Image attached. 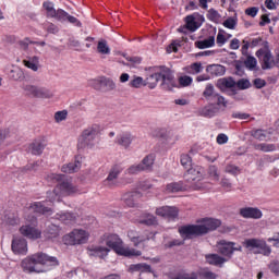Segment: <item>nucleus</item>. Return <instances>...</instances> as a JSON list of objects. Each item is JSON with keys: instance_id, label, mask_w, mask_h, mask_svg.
<instances>
[{"instance_id": "nucleus-1", "label": "nucleus", "mask_w": 279, "mask_h": 279, "mask_svg": "<svg viewBox=\"0 0 279 279\" xmlns=\"http://www.w3.org/2000/svg\"><path fill=\"white\" fill-rule=\"evenodd\" d=\"M59 265L58 257L46 253H35L22 260V269L25 274H45Z\"/></svg>"}, {"instance_id": "nucleus-2", "label": "nucleus", "mask_w": 279, "mask_h": 279, "mask_svg": "<svg viewBox=\"0 0 279 279\" xmlns=\"http://www.w3.org/2000/svg\"><path fill=\"white\" fill-rule=\"evenodd\" d=\"M201 225H186L179 228V234L183 239H191L192 236H204L208 232H213L221 226V220L215 218H203L198 221Z\"/></svg>"}, {"instance_id": "nucleus-3", "label": "nucleus", "mask_w": 279, "mask_h": 279, "mask_svg": "<svg viewBox=\"0 0 279 279\" xmlns=\"http://www.w3.org/2000/svg\"><path fill=\"white\" fill-rule=\"evenodd\" d=\"M148 72L147 77L144 80L145 86H148L150 90L153 88H156L158 86V82L162 80V84H166L167 86H175V80L173 77V72L165 65H156V66H149L146 69Z\"/></svg>"}, {"instance_id": "nucleus-4", "label": "nucleus", "mask_w": 279, "mask_h": 279, "mask_svg": "<svg viewBox=\"0 0 279 279\" xmlns=\"http://www.w3.org/2000/svg\"><path fill=\"white\" fill-rule=\"evenodd\" d=\"M46 180L48 182H58L54 190L49 192L52 198H56L58 202H60V197H68L77 193V187L64 174L50 173L46 177Z\"/></svg>"}, {"instance_id": "nucleus-5", "label": "nucleus", "mask_w": 279, "mask_h": 279, "mask_svg": "<svg viewBox=\"0 0 279 279\" xmlns=\"http://www.w3.org/2000/svg\"><path fill=\"white\" fill-rule=\"evenodd\" d=\"M102 239L107 245V247H110L118 256H125L126 258H132V256H142L143 252L136 250V248H130L123 246V240L120 239L118 234L110 233V234H104Z\"/></svg>"}, {"instance_id": "nucleus-6", "label": "nucleus", "mask_w": 279, "mask_h": 279, "mask_svg": "<svg viewBox=\"0 0 279 279\" xmlns=\"http://www.w3.org/2000/svg\"><path fill=\"white\" fill-rule=\"evenodd\" d=\"M243 247L252 252V254H263V256H269L271 254V247L267 245V242L263 239H246L242 242Z\"/></svg>"}, {"instance_id": "nucleus-7", "label": "nucleus", "mask_w": 279, "mask_h": 279, "mask_svg": "<svg viewBox=\"0 0 279 279\" xmlns=\"http://www.w3.org/2000/svg\"><path fill=\"white\" fill-rule=\"evenodd\" d=\"M203 97L211 106L216 105L219 106V108H228V100H226L219 93L215 92V85L210 83L206 85L203 92Z\"/></svg>"}, {"instance_id": "nucleus-8", "label": "nucleus", "mask_w": 279, "mask_h": 279, "mask_svg": "<svg viewBox=\"0 0 279 279\" xmlns=\"http://www.w3.org/2000/svg\"><path fill=\"white\" fill-rule=\"evenodd\" d=\"M128 238L130 239L131 243H133L134 247H142V250H145L147 247V243L156 239V234L151 232L141 233L136 230H129Z\"/></svg>"}, {"instance_id": "nucleus-9", "label": "nucleus", "mask_w": 279, "mask_h": 279, "mask_svg": "<svg viewBox=\"0 0 279 279\" xmlns=\"http://www.w3.org/2000/svg\"><path fill=\"white\" fill-rule=\"evenodd\" d=\"M20 234L31 241H37V239H40L43 236V231L38 229V219L33 217L31 222H26L20 228Z\"/></svg>"}, {"instance_id": "nucleus-10", "label": "nucleus", "mask_w": 279, "mask_h": 279, "mask_svg": "<svg viewBox=\"0 0 279 279\" xmlns=\"http://www.w3.org/2000/svg\"><path fill=\"white\" fill-rule=\"evenodd\" d=\"M47 198L48 201L32 203L28 210H32L37 215H51V213H53V203L56 202V198H53L49 192L47 193Z\"/></svg>"}, {"instance_id": "nucleus-11", "label": "nucleus", "mask_w": 279, "mask_h": 279, "mask_svg": "<svg viewBox=\"0 0 279 279\" xmlns=\"http://www.w3.org/2000/svg\"><path fill=\"white\" fill-rule=\"evenodd\" d=\"M218 252L221 256L227 258V260H230V258L234 256V252H243V246L236 242L220 240L218 242Z\"/></svg>"}, {"instance_id": "nucleus-12", "label": "nucleus", "mask_w": 279, "mask_h": 279, "mask_svg": "<svg viewBox=\"0 0 279 279\" xmlns=\"http://www.w3.org/2000/svg\"><path fill=\"white\" fill-rule=\"evenodd\" d=\"M88 232L82 229H74L69 234L64 235L63 241L65 245H82L88 241Z\"/></svg>"}, {"instance_id": "nucleus-13", "label": "nucleus", "mask_w": 279, "mask_h": 279, "mask_svg": "<svg viewBox=\"0 0 279 279\" xmlns=\"http://www.w3.org/2000/svg\"><path fill=\"white\" fill-rule=\"evenodd\" d=\"M43 8L46 10L48 19H56V21H60V23H65L69 16L66 11L62 9L56 10V8H53V3L50 1L44 2Z\"/></svg>"}, {"instance_id": "nucleus-14", "label": "nucleus", "mask_w": 279, "mask_h": 279, "mask_svg": "<svg viewBox=\"0 0 279 279\" xmlns=\"http://www.w3.org/2000/svg\"><path fill=\"white\" fill-rule=\"evenodd\" d=\"M99 134H101V125L92 124L82 132L80 142L84 145H93V141H95Z\"/></svg>"}, {"instance_id": "nucleus-15", "label": "nucleus", "mask_w": 279, "mask_h": 279, "mask_svg": "<svg viewBox=\"0 0 279 279\" xmlns=\"http://www.w3.org/2000/svg\"><path fill=\"white\" fill-rule=\"evenodd\" d=\"M262 62V69L263 71H267L269 69H274L276 66V60H274V56L271 54V51L267 48H260L255 53Z\"/></svg>"}, {"instance_id": "nucleus-16", "label": "nucleus", "mask_w": 279, "mask_h": 279, "mask_svg": "<svg viewBox=\"0 0 279 279\" xmlns=\"http://www.w3.org/2000/svg\"><path fill=\"white\" fill-rule=\"evenodd\" d=\"M23 89L25 90L26 95H29L31 97H37L39 99H51V97H53V94L45 87L24 85Z\"/></svg>"}, {"instance_id": "nucleus-17", "label": "nucleus", "mask_w": 279, "mask_h": 279, "mask_svg": "<svg viewBox=\"0 0 279 279\" xmlns=\"http://www.w3.org/2000/svg\"><path fill=\"white\" fill-rule=\"evenodd\" d=\"M155 213L157 217H162L169 221H174V219H178L180 210L175 206H161L158 207Z\"/></svg>"}, {"instance_id": "nucleus-18", "label": "nucleus", "mask_w": 279, "mask_h": 279, "mask_svg": "<svg viewBox=\"0 0 279 279\" xmlns=\"http://www.w3.org/2000/svg\"><path fill=\"white\" fill-rule=\"evenodd\" d=\"M122 171H123V168H121V166L119 165L113 166L109 171L108 177L104 181L105 186H109V189H112V186L117 184V180Z\"/></svg>"}, {"instance_id": "nucleus-19", "label": "nucleus", "mask_w": 279, "mask_h": 279, "mask_svg": "<svg viewBox=\"0 0 279 279\" xmlns=\"http://www.w3.org/2000/svg\"><path fill=\"white\" fill-rule=\"evenodd\" d=\"M11 250L15 254L25 256V254H27V240L23 238H14L12 240Z\"/></svg>"}, {"instance_id": "nucleus-20", "label": "nucleus", "mask_w": 279, "mask_h": 279, "mask_svg": "<svg viewBox=\"0 0 279 279\" xmlns=\"http://www.w3.org/2000/svg\"><path fill=\"white\" fill-rule=\"evenodd\" d=\"M240 215L244 219H263V211L257 207H243L240 209Z\"/></svg>"}, {"instance_id": "nucleus-21", "label": "nucleus", "mask_w": 279, "mask_h": 279, "mask_svg": "<svg viewBox=\"0 0 279 279\" xmlns=\"http://www.w3.org/2000/svg\"><path fill=\"white\" fill-rule=\"evenodd\" d=\"M205 260L207 265H213L214 267H220V268L223 267L226 263H228V258L215 253L206 254Z\"/></svg>"}, {"instance_id": "nucleus-22", "label": "nucleus", "mask_w": 279, "mask_h": 279, "mask_svg": "<svg viewBox=\"0 0 279 279\" xmlns=\"http://www.w3.org/2000/svg\"><path fill=\"white\" fill-rule=\"evenodd\" d=\"M88 256H94L104 259L108 256L110 250L106 246L90 245L87 247Z\"/></svg>"}, {"instance_id": "nucleus-23", "label": "nucleus", "mask_w": 279, "mask_h": 279, "mask_svg": "<svg viewBox=\"0 0 279 279\" xmlns=\"http://www.w3.org/2000/svg\"><path fill=\"white\" fill-rule=\"evenodd\" d=\"M82 157L76 156L74 162H70L68 165H63L61 168L62 173H76L82 168Z\"/></svg>"}, {"instance_id": "nucleus-24", "label": "nucleus", "mask_w": 279, "mask_h": 279, "mask_svg": "<svg viewBox=\"0 0 279 279\" xmlns=\"http://www.w3.org/2000/svg\"><path fill=\"white\" fill-rule=\"evenodd\" d=\"M45 140H35L33 143L28 146V151L33 154V156H40L43 151H45Z\"/></svg>"}, {"instance_id": "nucleus-25", "label": "nucleus", "mask_w": 279, "mask_h": 279, "mask_svg": "<svg viewBox=\"0 0 279 279\" xmlns=\"http://www.w3.org/2000/svg\"><path fill=\"white\" fill-rule=\"evenodd\" d=\"M187 182H199L202 180V168H190L184 174Z\"/></svg>"}, {"instance_id": "nucleus-26", "label": "nucleus", "mask_w": 279, "mask_h": 279, "mask_svg": "<svg viewBox=\"0 0 279 279\" xmlns=\"http://www.w3.org/2000/svg\"><path fill=\"white\" fill-rule=\"evenodd\" d=\"M206 71L209 73L210 77H221L222 75H226V66L221 64L208 65Z\"/></svg>"}, {"instance_id": "nucleus-27", "label": "nucleus", "mask_w": 279, "mask_h": 279, "mask_svg": "<svg viewBox=\"0 0 279 279\" xmlns=\"http://www.w3.org/2000/svg\"><path fill=\"white\" fill-rule=\"evenodd\" d=\"M132 141H133L132 133H128V132L118 135L116 138V143L121 147H124V149H128V147L132 145Z\"/></svg>"}, {"instance_id": "nucleus-28", "label": "nucleus", "mask_w": 279, "mask_h": 279, "mask_svg": "<svg viewBox=\"0 0 279 279\" xmlns=\"http://www.w3.org/2000/svg\"><path fill=\"white\" fill-rule=\"evenodd\" d=\"M24 66L27 69H31V71H38L40 66V58L34 56V57H28L27 59L23 60Z\"/></svg>"}, {"instance_id": "nucleus-29", "label": "nucleus", "mask_w": 279, "mask_h": 279, "mask_svg": "<svg viewBox=\"0 0 279 279\" xmlns=\"http://www.w3.org/2000/svg\"><path fill=\"white\" fill-rule=\"evenodd\" d=\"M46 239H58L60 236V227L58 225H49L44 231Z\"/></svg>"}, {"instance_id": "nucleus-30", "label": "nucleus", "mask_w": 279, "mask_h": 279, "mask_svg": "<svg viewBox=\"0 0 279 279\" xmlns=\"http://www.w3.org/2000/svg\"><path fill=\"white\" fill-rule=\"evenodd\" d=\"M130 271H141L138 279H143L144 274H151V266L148 264H134L130 266Z\"/></svg>"}, {"instance_id": "nucleus-31", "label": "nucleus", "mask_w": 279, "mask_h": 279, "mask_svg": "<svg viewBox=\"0 0 279 279\" xmlns=\"http://www.w3.org/2000/svg\"><path fill=\"white\" fill-rule=\"evenodd\" d=\"M219 112L217 105H208L201 109V117H206L207 119H213Z\"/></svg>"}, {"instance_id": "nucleus-32", "label": "nucleus", "mask_w": 279, "mask_h": 279, "mask_svg": "<svg viewBox=\"0 0 279 279\" xmlns=\"http://www.w3.org/2000/svg\"><path fill=\"white\" fill-rule=\"evenodd\" d=\"M57 218L60 219L62 223H65V226H73V223H75L77 219L75 214H71V213L57 214Z\"/></svg>"}, {"instance_id": "nucleus-33", "label": "nucleus", "mask_w": 279, "mask_h": 279, "mask_svg": "<svg viewBox=\"0 0 279 279\" xmlns=\"http://www.w3.org/2000/svg\"><path fill=\"white\" fill-rule=\"evenodd\" d=\"M138 222L142 223V226H158V218L151 214H143Z\"/></svg>"}, {"instance_id": "nucleus-34", "label": "nucleus", "mask_w": 279, "mask_h": 279, "mask_svg": "<svg viewBox=\"0 0 279 279\" xmlns=\"http://www.w3.org/2000/svg\"><path fill=\"white\" fill-rule=\"evenodd\" d=\"M251 136L257 141H267L271 136V132L263 129H255L251 131Z\"/></svg>"}, {"instance_id": "nucleus-35", "label": "nucleus", "mask_w": 279, "mask_h": 279, "mask_svg": "<svg viewBox=\"0 0 279 279\" xmlns=\"http://www.w3.org/2000/svg\"><path fill=\"white\" fill-rule=\"evenodd\" d=\"M155 160L156 155L149 154L142 160L140 165L143 167L144 171H151V169H154Z\"/></svg>"}, {"instance_id": "nucleus-36", "label": "nucleus", "mask_w": 279, "mask_h": 279, "mask_svg": "<svg viewBox=\"0 0 279 279\" xmlns=\"http://www.w3.org/2000/svg\"><path fill=\"white\" fill-rule=\"evenodd\" d=\"M97 53H99L100 56H110L111 50H110V46L108 45V40L106 39L98 40Z\"/></svg>"}, {"instance_id": "nucleus-37", "label": "nucleus", "mask_w": 279, "mask_h": 279, "mask_svg": "<svg viewBox=\"0 0 279 279\" xmlns=\"http://www.w3.org/2000/svg\"><path fill=\"white\" fill-rule=\"evenodd\" d=\"M217 86L219 88H234L236 86V81L232 76L219 78Z\"/></svg>"}, {"instance_id": "nucleus-38", "label": "nucleus", "mask_w": 279, "mask_h": 279, "mask_svg": "<svg viewBox=\"0 0 279 279\" xmlns=\"http://www.w3.org/2000/svg\"><path fill=\"white\" fill-rule=\"evenodd\" d=\"M195 47H197V49H209V47H215V36H209L204 40L195 41Z\"/></svg>"}, {"instance_id": "nucleus-39", "label": "nucleus", "mask_w": 279, "mask_h": 279, "mask_svg": "<svg viewBox=\"0 0 279 279\" xmlns=\"http://www.w3.org/2000/svg\"><path fill=\"white\" fill-rule=\"evenodd\" d=\"M137 197H141V194L138 192H131L125 195L124 204H126V206H129V208H134V206H136Z\"/></svg>"}, {"instance_id": "nucleus-40", "label": "nucleus", "mask_w": 279, "mask_h": 279, "mask_svg": "<svg viewBox=\"0 0 279 279\" xmlns=\"http://www.w3.org/2000/svg\"><path fill=\"white\" fill-rule=\"evenodd\" d=\"M186 73L189 75H198V73H202L204 71V66H202L201 62L192 63L190 66L185 68Z\"/></svg>"}, {"instance_id": "nucleus-41", "label": "nucleus", "mask_w": 279, "mask_h": 279, "mask_svg": "<svg viewBox=\"0 0 279 279\" xmlns=\"http://www.w3.org/2000/svg\"><path fill=\"white\" fill-rule=\"evenodd\" d=\"M167 193H180L184 191V184L182 182H173L166 186Z\"/></svg>"}, {"instance_id": "nucleus-42", "label": "nucleus", "mask_w": 279, "mask_h": 279, "mask_svg": "<svg viewBox=\"0 0 279 279\" xmlns=\"http://www.w3.org/2000/svg\"><path fill=\"white\" fill-rule=\"evenodd\" d=\"M187 37H182V40H175L167 48L168 53H178V47H182V43H187Z\"/></svg>"}, {"instance_id": "nucleus-43", "label": "nucleus", "mask_w": 279, "mask_h": 279, "mask_svg": "<svg viewBox=\"0 0 279 279\" xmlns=\"http://www.w3.org/2000/svg\"><path fill=\"white\" fill-rule=\"evenodd\" d=\"M207 19L208 21H211V23H217L218 21H221V14L215 9H209L207 11Z\"/></svg>"}, {"instance_id": "nucleus-44", "label": "nucleus", "mask_w": 279, "mask_h": 279, "mask_svg": "<svg viewBox=\"0 0 279 279\" xmlns=\"http://www.w3.org/2000/svg\"><path fill=\"white\" fill-rule=\"evenodd\" d=\"M185 26L190 32H196L197 29V22H195V16L193 15H187L185 17Z\"/></svg>"}, {"instance_id": "nucleus-45", "label": "nucleus", "mask_w": 279, "mask_h": 279, "mask_svg": "<svg viewBox=\"0 0 279 279\" xmlns=\"http://www.w3.org/2000/svg\"><path fill=\"white\" fill-rule=\"evenodd\" d=\"M225 173L236 177L241 173V168H239V166H234V163H227L225 167Z\"/></svg>"}, {"instance_id": "nucleus-46", "label": "nucleus", "mask_w": 279, "mask_h": 279, "mask_svg": "<svg viewBox=\"0 0 279 279\" xmlns=\"http://www.w3.org/2000/svg\"><path fill=\"white\" fill-rule=\"evenodd\" d=\"M255 149H257L258 151H265V153L276 151V145L266 144V143L256 144Z\"/></svg>"}, {"instance_id": "nucleus-47", "label": "nucleus", "mask_w": 279, "mask_h": 279, "mask_svg": "<svg viewBox=\"0 0 279 279\" xmlns=\"http://www.w3.org/2000/svg\"><path fill=\"white\" fill-rule=\"evenodd\" d=\"M10 77H11V80H14V82H19V81L23 80V77H25V75L23 73V70H21L20 68H15V69L11 70Z\"/></svg>"}, {"instance_id": "nucleus-48", "label": "nucleus", "mask_w": 279, "mask_h": 279, "mask_svg": "<svg viewBox=\"0 0 279 279\" xmlns=\"http://www.w3.org/2000/svg\"><path fill=\"white\" fill-rule=\"evenodd\" d=\"M256 64H258V62L256 61V58L247 54L246 60L244 61V66H246L248 71H254V69H256Z\"/></svg>"}, {"instance_id": "nucleus-49", "label": "nucleus", "mask_w": 279, "mask_h": 279, "mask_svg": "<svg viewBox=\"0 0 279 279\" xmlns=\"http://www.w3.org/2000/svg\"><path fill=\"white\" fill-rule=\"evenodd\" d=\"M235 86L239 88V90H247V88H252V83H250V80L247 78H240L238 82H235Z\"/></svg>"}, {"instance_id": "nucleus-50", "label": "nucleus", "mask_w": 279, "mask_h": 279, "mask_svg": "<svg viewBox=\"0 0 279 279\" xmlns=\"http://www.w3.org/2000/svg\"><path fill=\"white\" fill-rule=\"evenodd\" d=\"M142 171H145L143 166L141 163L133 165L126 169V173L129 175H136L137 173H141Z\"/></svg>"}, {"instance_id": "nucleus-51", "label": "nucleus", "mask_w": 279, "mask_h": 279, "mask_svg": "<svg viewBox=\"0 0 279 279\" xmlns=\"http://www.w3.org/2000/svg\"><path fill=\"white\" fill-rule=\"evenodd\" d=\"M130 86L132 88H141L142 86H145V80L141 76H133V80L130 82Z\"/></svg>"}, {"instance_id": "nucleus-52", "label": "nucleus", "mask_w": 279, "mask_h": 279, "mask_svg": "<svg viewBox=\"0 0 279 279\" xmlns=\"http://www.w3.org/2000/svg\"><path fill=\"white\" fill-rule=\"evenodd\" d=\"M199 278H202V279H217V274L213 272L208 268H204L199 271Z\"/></svg>"}, {"instance_id": "nucleus-53", "label": "nucleus", "mask_w": 279, "mask_h": 279, "mask_svg": "<svg viewBox=\"0 0 279 279\" xmlns=\"http://www.w3.org/2000/svg\"><path fill=\"white\" fill-rule=\"evenodd\" d=\"M179 84L182 88H186V86H191V84H193V77L189 75L180 76Z\"/></svg>"}, {"instance_id": "nucleus-54", "label": "nucleus", "mask_w": 279, "mask_h": 279, "mask_svg": "<svg viewBox=\"0 0 279 279\" xmlns=\"http://www.w3.org/2000/svg\"><path fill=\"white\" fill-rule=\"evenodd\" d=\"M208 173L211 180L219 182V170L217 169V166H209Z\"/></svg>"}, {"instance_id": "nucleus-55", "label": "nucleus", "mask_w": 279, "mask_h": 279, "mask_svg": "<svg viewBox=\"0 0 279 279\" xmlns=\"http://www.w3.org/2000/svg\"><path fill=\"white\" fill-rule=\"evenodd\" d=\"M99 84H102L104 86L108 87L109 90H114V88H117L114 81L110 78L102 77L99 80Z\"/></svg>"}, {"instance_id": "nucleus-56", "label": "nucleus", "mask_w": 279, "mask_h": 279, "mask_svg": "<svg viewBox=\"0 0 279 279\" xmlns=\"http://www.w3.org/2000/svg\"><path fill=\"white\" fill-rule=\"evenodd\" d=\"M45 29L46 32H48V34H58V32H60V28L58 27V25L48 22L45 24Z\"/></svg>"}, {"instance_id": "nucleus-57", "label": "nucleus", "mask_w": 279, "mask_h": 279, "mask_svg": "<svg viewBox=\"0 0 279 279\" xmlns=\"http://www.w3.org/2000/svg\"><path fill=\"white\" fill-rule=\"evenodd\" d=\"M250 47H252L250 44V38H244L242 40V48H241L242 56H250L247 52L250 50Z\"/></svg>"}, {"instance_id": "nucleus-58", "label": "nucleus", "mask_w": 279, "mask_h": 279, "mask_svg": "<svg viewBox=\"0 0 279 279\" xmlns=\"http://www.w3.org/2000/svg\"><path fill=\"white\" fill-rule=\"evenodd\" d=\"M181 165H182V167H184V169H189V167H191V165H193L191 156L181 155Z\"/></svg>"}, {"instance_id": "nucleus-59", "label": "nucleus", "mask_w": 279, "mask_h": 279, "mask_svg": "<svg viewBox=\"0 0 279 279\" xmlns=\"http://www.w3.org/2000/svg\"><path fill=\"white\" fill-rule=\"evenodd\" d=\"M223 27H226L227 29H234V27H236V20L232 19V17H228L223 23H222Z\"/></svg>"}, {"instance_id": "nucleus-60", "label": "nucleus", "mask_w": 279, "mask_h": 279, "mask_svg": "<svg viewBox=\"0 0 279 279\" xmlns=\"http://www.w3.org/2000/svg\"><path fill=\"white\" fill-rule=\"evenodd\" d=\"M68 112L66 110H63V111H57L54 113V120L57 121V123H60V121H64L68 117Z\"/></svg>"}, {"instance_id": "nucleus-61", "label": "nucleus", "mask_w": 279, "mask_h": 279, "mask_svg": "<svg viewBox=\"0 0 279 279\" xmlns=\"http://www.w3.org/2000/svg\"><path fill=\"white\" fill-rule=\"evenodd\" d=\"M268 267L275 276H279V260H272Z\"/></svg>"}, {"instance_id": "nucleus-62", "label": "nucleus", "mask_w": 279, "mask_h": 279, "mask_svg": "<svg viewBox=\"0 0 279 279\" xmlns=\"http://www.w3.org/2000/svg\"><path fill=\"white\" fill-rule=\"evenodd\" d=\"M173 279H198L197 272H191V274H180Z\"/></svg>"}, {"instance_id": "nucleus-63", "label": "nucleus", "mask_w": 279, "mask_h": 279, "mask_svg": "<svg viewBox=\"0 0 279 279\" xmlns=\"http://www.w3.org/2000/svg\"><path fill=\"white\" fill-rule=\"evenodd\" d=\"M66 21H68V23L75 25V27H82V22H80V20H77V17H75L69 13H68Z\"/></svg>"}, {"instance_id": "nucleus-64", "label": "nucleus", "mask_w": 279, "mask_h": 279, "mask_svg": "<svg viewBox=\"0 0 279 279\" xmlns=\"http://www.w3.org/2000/svg\"><path fill=\"white\" fill-rule=\"evenodd\" d=\"M246 16H252V19L256 17L258 14V8L257 7H251L245 10Z\"/></svg>"}]
</instances>
